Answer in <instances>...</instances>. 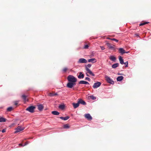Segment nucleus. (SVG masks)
<instances>
[{"mask_svg": "<svg viewBox=\"0 0 151 151\" xmlns=\"http://www.w3.org/2000/svg\"><path fill=\"white\" fill-rule=\"evenodd\" d=\"M67 79L69 82L76 83L77 82V79L72 75H69L67 78Z\"/></svg>", "mask_w": 151, "mask_h": 151, "instance_id": "obj_1", "label": "nucleus"}, {"mask_svg": "<svg viewBox=\"0 0 151 151\" xmlns=\"http://www.w3.org/2000/svg\"><path fill=\"white\" fill-rule=\"evenodd\" d=\"M35 107L33 106H30L26 109V110L29 111L31 113H33L34 112V109Z\"/></svg>", "mask_w": 151, "mask_h": 151, "instance_id": "obj_2", "label": "nucleus"}, {"mask_svg": "<svg viewBox=\"0 0 151 151\" xmlns=\"http://www.w3.org/2000/svg\"><path fill=\"white\" fill-rule=\"evenodd\" d=\"M105 79L107 81V82L109 83H110L112 84H113L114 83V82L113 81V80L111 79L110 77L107 76H106L105 77Z\"/></svg>", "mask_w": 151, "mask_h": 151, "instance_id": "obj_3", "label": "nucleus"}, {"mask_svg": "<svg viewBox=\"0 0 151 151\" xmlns=\"http://www.w3.org/2000/svg\"><path fill=\"white\" fill-rule=\"evenodd\" d=\"M76 85V83L68 82L67 84V87L69 88H72Z\"/></svg>", "mask_w": 151, "mask_h": 151, "instance_id": "obj_4", "label": "nucleus"}, {"mask_svg": "<svg viewBox=\"0 0 151 151\" xmlns=\"http://www.w3.org/2000/svg\"><path fill=\"white\" fill-rule=\"evenodd\" d=\"M24 129V128L22 127L19 126L16 128V131L15 132V133H17L21 132Z\"/></svg>", "mask_w": 151, "mask_h": 151, "instance_id": "obj_5", "label": "nucleus"}, {"mask_svg": "<svg viewBox=\"0 0 151 151\" xmlns=\"http://www.w3.org/2000/svg\"><path fill=\"white\" fill-rule=\"evenodd\" d=\"M101 83L99 82H97L94 83L93 85V88H96L99 87L101 85Z\"/></svg>", "mask_w": 151, "mask_h": 151, "instance_id": "obj_6", "label": "nucleus"}, {"mask_svg": "<svg viewBox=\"0 0 151 151\" xmlns=\"http://www.w3.org/2000/svg\"><path fill=\"white\" fill-rule=\"evenodd\" d=\"M87 61V60L84 58H81L79 59L78 62V63H86Z\"/></svg>", "mask_w": 151, "mask_h": 151, "instance_id": "obj_7", "label": "nucleus"}, {"mask_svg": "<svg viewBox=\"0 0 151 151\" xmlns=\"http://www.w3.org/2000/svg\"><path fill=\"white\" fill-rule=\"evenodd\" d=\"M78 101L79 104H81L84 105H86V103L81 99H78Z\"/></svg>", "mask_w": 151, "mask_h": 151, "instance_id": "obj_8", "label": "nucleus"}, {"mask_svg": "<svg viewBox=\"0 0 151 151\" xmlns=\"http://www.w3.org/2000/svg\"><path fill=\"white\" fill-rule=\"evenodd\" d=\"M85 116L88 120H92V117L89 114H86L85 115Z\"/></svg>", "mask_w": 151, "mask_h": 151, "instance_id": "obj_9", "label": "nucleus"}, {"mask_svg": "<svg viewBox=\"0 0 151 151\" xmlns=\"http://www.w3.org/2000/svg\"><path fill=\"white\" fill-rule=\"evenodd\" d=\"M106 45L109 49H114V45H111L109 43H107Z\"/></svg>", "mask_w": 151, "mask_h": 151, "instance_id": "obj_10", "label": "nucleus"}, {"mask_svg": "<svg viewBox=\"0 0 151 151\" xmlns=\"http://www.w3.org/2000/svg\"><path fill=\"white\" fill-rule=\"evenodd\" d=\"M79 74V75L78 76V78L79 79L83 78L84 77V75L83 74L82 72H80Z\"/></svg>", "mask_w": 151, "mask_h": 151, "instance_id": "obj_11", "label": "nucleus"}, {"mask_svg": "<svg viewBox=\"0 0 151 151\" xmlns=\"http://www.w3.org/2000/svg\"><path fill=\"white\" fill-rule=\"evenodd\" d=\"M86 70L92 76H95V74L92 73V72L90 70L89 68H86Z\"/></svg>", "mask_w": 151, "mask_h": 151, "instance_id": "obj_12", "label": "nucleus"}, {"mask_svg": "<svg viewBox=\"0 0 151 151\" xmlns=\"http://www.w3.org/2000/svg\"><path fill=\"white\" fill-rule=\"evenodd\" d=\"M110 60H111L112 61L115 62L116 60V57L114 55H110L109 57Z\"/></svg>", "mask_w": 151, "mask_h": 151, "instance_id": "obj_13", "label": "nucleus"}, {"mask_svg": "<svg viewBox=\"0 0 151 151\" xmlns=\"http://www.w3.org/2000/svg\"><path fill=\"white\" fill-rule=\"evenodd\" d=\"M22 97L23 99L24 102L28 101V100L27 99V96L25 95H23L22 96Z\"/></svg>", "mask_w": 151, "mask_h": 151, "instance_id": "obj_14", "label": "nucleus"}, {"mask_svg": "<svg viewBox=\"0 0 151 151\" xmlns=\"http://www.w3.org/2000/svg\"><path fill=\"white\" fill-rule=\"evenodd\" d=\"M72 105L74 109H76L78 108L79 106V104L78 102L77 103H73Z\"/></svg>", "mask_w": 151, "mask_h": 151, "instance_id": "obj_15", "label": "nucleus"}, {"mask_svg": "<svg viewBox=\"0 0 151 151\" xmlns=\"http://www.w3.org/2000/svg\"><path fill=\"white\" fill-rule=\"evenodd\" d=\"M38 109L40 111H41L42 110L43 108V106L42 104H39L37 105Z\"/></svg>", "mask_w": 151, "mask_h": 151, "instance_id": "obj_16", "label": "nucleus"}, {"mask_svg": "<svg viewBox=\"0 0 151 151\" xmlns=\"http://www.w3.org/2000/svg\"><path fill=\"white\" fill-rule=\"evenodd\" d=\"M69 118H70V117L69 116H67L65 117H62V116L59 117V118H60V119H62L63 120H65V121L68 120V119Z\"/></svg>", "mask_w": 151, "mask_h": 151, "instance_id": "obj_17", "label": "nucleus"}, {"mask_svg": "<svg viewBox=\"0 0 151 151\" xmlns=\"http://www.w3.org/2000/svg\"><path fill=\"white\" fill-rule=\"evenodd\" d=\"M119 60L120 64L122 65L124 64V62L123 59H122V56H119Z\"/></svg>", "mask_w": 151, "mask_h": 151, "instance_id": "obj_18", "label": "nucleus"}, {"mask_svg": "<svg viewBox=\"0 0 151 151\" xmlns=\"http://www.w3.org/2000/svg\"><path fill=\"white\" fill-rule=\"evenodd\" d=\"M124 78L123 76H119L117 78V81H121Z\"/></svg>", "mask_w": 151, "mask_h": 151, "instance_id": "obj_19", "label": "nucleus"}, {"mask_svg": "<svg viewBox=\"0 0 151 151\" xmlns=\"http://www.w3.org/2000/svg\"><path fill=\"white\" fill-rule=\"evenodd\" d=\"M120 53L122 54H123L125 53V50L122 48H120L119 49V50Z\"/></svg>", "mask_w": 151, "mask_h": 151, "instance_id": "obj_20", "label": "nucleus"}, {"mask_svg": "<svg viewBox=\"0 0 151 151\" xmlns=\"http://www.w3.org/2000/svg\"><path fill=\"white\" fill-rule=\"evenodd\" d=\"M52 114L54 115H58L60 113L57 111H53L52 112Z\"/></svg>", "mask_w": 151, "mask_h": 151, "instance_id": "obj_21", "label": "nucleus"}, {"mask_svg": "<svg viewBox=\"0 0 151 151\" xmlns=\"http://www.w3.org/2000/svg\"><path fill=\"white\" fill-rule=\"evenodd\" d=\"M119 63H115L114 64H113L112 65V67L113 68H116L117 67H118L119 66Z\"/></svg>", "mask_w": 151, "mask_h": 151, "instance_id": "obj_22", "label": "nucleus"}, {"mask_svg": "<svg viewBox=\"0 0 151 151\" xmlns=\"http://www.w3.org/2000/svg\"><path fill=\"white\" fill-rule=\"evenodd\" d=\"M88 61L89 62H93V63L96 62V61L95 58H91L88 59Z\"/></svg>", "mask_w": 151, "mask_h": 151, "instance_id": "obj_23", "label": "nucleus"}, {"mask_svg": "<svg viewBox=\"0 0 151 151\" xmlns=\"http://www.w3.org/2000/svg\"><path fill=\"white\" fill-rule=\"evenodd\" d=\"M6 121V119L5 118L2 117H0V122H5Z\"/></svg>", "mask_w": 151, "mask_h": 151, "instance_id": "obj_24", "label": "nucleus"}, {"mask_svg": "<svg viewBox=\"0 0 151 151\" xmlns=\"http://www.w3.org/2000/svg\"><path fill=\"white\" fill-rule=\"evenodd\" d=\"M65 106L64 104H61L59 106V108L63 109L65 108Z\"/></svg>", "mask_w": 151, "mask_h": 151, "instance_id": "obj_25", "label": "nucleus"}, {"mask_svg": "<svg viewBox=\"0 0 151 151\" xmlns=\"http://www.w3.org/2000/svg\"><path fill=\"white\" fill-rule=\"evenodd\" d=\"M13 108L12 107H9L7 109V111H12Z\"/></svg>", "mask_w": 151, "mask_h": 151, "instance_id": "obj_26", "label": "nucleus"}, {"mask_svg": "<svg viewBox=\"0 0 151 151\" xmlns=\"http://www.w3.org/2000/svg\"><path fill=\"white\" fill-rule=\"evenodd\" d=\"M28 143H29L28 142H26L25 143V144L24 145H23L22 144H19V146H24L26 145H27Z\"/></svg>", "mask_w": 151, "mask_h": 151, "instance_id": "obj_27", "label": "nucleus"}, {"mask_svg": "<svg viewBox=\"0 0 151 151\" xmlns=\"http://www.w3.org/2000/svg\"><path fill=\"white\" fill-rule=\"evenodd\" d=\"M149 22H146L144 23H141L139 24V26H143V25H145L146 24H147L149 23Z\"/></svg>", "mask_w": 151, "mask_h": 151, "instance_id": "obj_28", "label": "nucleus"}, {"mask_svg": "<svg viewBox=\"0 0 151 151\" xmlns=\"http://www.w3.org/2000/svg\"><path fill=\"white\" fill-rule=\"evenodd\" d=\"M63 128L65 129H68L69 128V126L68 124H66L64 125Z\"/></svg>", "mask_w": 151, "mask_h": 151, "instance_id": "obj_29", "label": "nucleus"}, {"mask_svg": "<svg viewBox=\"0 0 151 151\" xmlns=\"http://www.w3.org/2000/svg\"><path fill=\"white\" fill-rule=\"evenodd\" d=\"M90 97L91 99L93 100H95L96 99V97L94 96L93 95L90 96Z\"/></svg>", "mask_w": 151, "mask_h": 151, "instance_id": "obj_30", "label": "nucleus"}, {"mask_svg": "<svg viewBox=\"0 0 151 151\" xmlns=\"http://www.w3.org/2000/svg\"><path fill=\"white\" fill-rule=\"evenodd\" d=\"M91 66V64H88L85 66V69L86 70V68H90Z\"/></svg>", "mask_w": 151, "mask_h": 151, "instance_id": "obj_31", "label": "nucleus"}, {"mask_svg": "<svg viewBox=\"0 0 151 151\" xmlns=\"http://www.w3.org/2000/svg\"><path fill=\"white\" fill-rule=\"evenodd\" d=\"M58 95L57 93H55L54 94H53L52 93H50L49 94V96H55V95Z\"/></svg>", "mask_w": 151, "mask_h": 151, "instance_id": "obj_32", "label": "nucleus"}, {"mask_svg": "<svg viewBox=\"0 0 151 151\" xmlns=\"http://www.w3.org/2000/svg\"><path fill=\"white\" fill-rule=\"evenodd\" d=\"M85 81H81L79 82V84H84Z\"/></svg>", "mask_w": 151, "mask_h": 151, "instance_id": "obj_33", "label": "nucleus"}, {"mask_svg": "<svg viewBox=\"0 0 151 151\" xmlns=\"http://www.w3.org/2000/svg\"><path fill=\"white\" fill-rule=\"evenodd\" d=\"M109 39H110L111 40H113V41H116V42H118V40H117L116 39H115V38H112V39H110V38H108Z\"/></svg>", "mask_w": 151, "mask_h": 151, "instance_id": "obj_34", "label": "nucleus"}, {"mask_svg": "<svg viewBox=\"0 0 151 151\" xmlns=\"http://www.w3.org/2000/svg\"><path fill=\"white\" fill-rule=\"evenodd\" d=\"M128 61H127L126 62L124 63V64L125 65V67H128Z\"/></svg>", "mask_w": 151, "mask_h": 151, "instance_id": "obj_35", "label": "nucleus"}, {"mask_svg": "<svg viewBox=\"0 0 151 151\" xmlns=\"http://www.w3.org/2000/svg\"><path fill=\"white\" fill-rule=\"evenodd\" d=\"M88 45H85L84 48L85 49H87L88 48Z\"/></svg>", "mask_w": 151, "mask_h": 151, "instance_id": "obj_36", "label": "nucleus"}, {"mask_svg": "<svg viewBox=\"0 0 151 151\" xmlns=\"http://www.w3.org/2000/svg\"><path fill=\"white\" fill-rule=\"evenodd\" d=\"M85 80H88V81H91V79L89 77H87L85 78Z\"/></svg>", "mask_w": 151, "mask_h": 151, "instance_id": "obj_37", "label": "nucleus"}, {"mask_svg": "<svg viewBox=\"0 0 151 151\" xmlns=\"http://www.w3.org/2000/svg\"><path fill=\"white\" fill-rule=\"evenodd\" d=\"M67 68H63V72H65L67 70Z\"/></svg>", "mask_w": 151, "mask_h": 151, "instance_id": "obj_38", "label": "nucleus"}, {"mask_svg": "<svg viewBox=\"0 0 151 151\" xmlns=\"http://www.w3.org/2000/svg\"><path fill=\"white\" fill-rule=\"evenodd\" d=\"M100 47L102 50H104L105 49L104 47L103 46H100Z\"/></svg>", "mask_w": 151, "mask_h": 151, "instance_id": "obj_39", "label": "nucleus"}, {"mask_svg": "<svg viewBox=\"0 0 151 151\" xmlns=\"http://www.w3.org/2000/svg\"><path fill=\"white\" fill-rule=\"evenodd\" d=\"M84 84H88V85H89V83L88 82L85 81V83H84Z\"/></svg>", "mask_w": 151, "mask_h": 151, "instance_id": "obj_40", "label": "nucleus"}, {"mask_svg": "<svg viewBox=\"0 0 151 151\" xmlns=\"http://www.w3.org/2000/svg\"><path fill=\"white\" fill-rule=\"evenodd\" d=\"M1 132L2 133L5 132H6V130L5 129H3L2 131Z\"/></svg>", "mask_w": 151, "mask_h": 151, "instance_id": "obj_41", "label": "nucleus"}, {"mask_svg": "<svg viewBox=\"0 0 151 151\" xmlns=\"http://www.w3.org/2000/svg\"><path fill=\"white\" fill-rule=\"evenodd\" d=\"M15 104V105H17V104H18V103L17 102V101H16V102H15V104Z\"/></svg>", "mask_w": 151, "mask_h": 151, "instance_id": "obj_42", "label": "nucleus"}, {"mask_svg": "<svg viewBox=\"0 0 151 151\" xmlns=\"http://www.w3.org/2000/svg\"><path fill=\"white\" fill-rule=\"evenodd\" d=\"M129 52V51H127V52H125V53H128Z\"/></svg>", "mask_w": 151, "mask_h": 151, "instance_id": "obj_43", "label": "nucleus"}, {"mask_svg": "<svg viewBox=\"0 0 151 151\" xmlns=\"http://www.w3.org/2000/svg\"><path fill=\"white\" fill-rule=\"evenodd\" d=\"M86 75L87 76H89L88 74L87 73H86Z\"/></svg>", "mask_w": 151, "mask_h": 151, "instance_id": "obj_44", "label": "nucleus"}, {"mask_svg": "<svg viewBox=\"0 0 151 151\" xmlns=\"http://www.w3.org/2000/svg\"><path fill=\"white\" fill-rule=\"evenodd\" d=\"M1 130H0V132H1Z\"/></svg>", "mask_w": 151, "mask_h": 151, "instance_id": "obj_45", "label": "nucleus"}]
</instances>
